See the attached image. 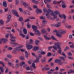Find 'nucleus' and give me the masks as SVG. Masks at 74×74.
<instances>
[{"label":"nucleus","instance_id":"5701e85b","mask_svg":"<svg viewBox=\"0 0 74 74\" xmlns=\"http://www.w3.org/2000/svg\"><path fill=\"white\" fill-rule=\"evenodd\" d=\"M51 38L53 40H56V41H57V39L56 38H55V37H54V36H52L51 37Z\"/></svg>","mask_w":74,"mask_h":74},{"label":"nucleus","instance_id":"ddd939ff","mask_svg":"<svg viewBox=\"0 0 74 74\" xmlns=\"http://www.w3.org/2000/svg\"><path fill=\"white\" fill-rule=\"evenodd\" d=\"M54 13L55 14H56V15H59L60 14V12H59L57 10L55 11Z\"/></svg>","mask_w":74,"mask_h":74},{"label":"nucleus","instance_id":"09e8293b","mask_svg":"<svg viewBox=\"0 0 74 74\" xmlns=\"http://www.w3.org/2000/svg\"><path fill=\"white\" fill-rule=\"evenodd\" d=\"M53 3L54 4H57V1H53Z\"/></svg>","mask_w":74,"mask_h":74},{"label":"nucleus","instance_id":"a19ab883","mask_svg":"<svg viewBox=\"0 0 74 74\" xmlns=\"http://www.w3.org/2000/svg\"><path fill=\"white\" fill-rule=\"evenodd\" d=\"M27 28L28 29H30V27H31V25H29V24L27 25Z\"/></svg>","mask_w":74,"mask_h":74},{"label":"nucleus","instance_id":"774afa93","mask_svg":"<svg viewBox=\"0 0 74 74\" xmlns=\"http://www.w3.org/2000/svg\"><path fill=\"white\" fill-rule=\"evenodd\" d=\"M14 25L15 27H17V24L16 23H14Z\"/></svg>","mask_w":74,"mask_h":74},{"label":"nucleus","instance_id":"bb28decb","mask_svg":"<svg viewBox=\"0 0 74 74\" xmlns=\"http://www.w3.org/2000/svg\"><path fill=\"white\" fill-rule=\"evenodd\" d=\"M20 3L19 1V0H15V3L16 5H18Z\"/></svg>","mask_w":74,"mask_h":74},{"label":"nucleus","instance_id":"13d9d810","mask_svg":"<svg viewBox=\"0 0 74 74\" xmlns=\"http://www.w3.org/2000/svg\"><path fill=\"white\" fill-rule=\"evenodd\" d=\"M12 52H13V53L14 54H15L16 53V51L15 50H13L12 51Z\"/></svg>","mask_w":74,"mask_h":74},{"label":"nucleus","instance_id":"423d86ee","mask_svg":"<svg viewBox=\"0 0 74 74\" xmlns=\"http://www.w3.org/2000/svg\"><path fill=\"white\" fill-rule=\"evenodd\" d=\"M2 5L4 7H7V3L6 1H4L3 2Z\"/></svg>","mask_w":74,"mask_h":74},{"label":"nucleus","instance_id":"79ce46f5","mask_svg":"<svg viewBox=\"0 0 74 74\" xmlns=\"http://www.w3.org/2000/svg\"><path fill=\"white\" fill-rule=\"evenodd\" d=\"M47 55L48 56H51L52 55V53L50 52L48 53Z\"/></svg>","mask_w":74,"mask_h":74},{"label":"nucleus","instance_id":"f3484780","mask_svg":"<svg viewBox=\"0 0 74 74\" xmlns=\"http://www.w3.org/2000/svg\"><path fill=\"white\" fill-rule=\"evenodd\" d=\"M41 32L42 33H43V34H44V33H46V30H45V29H42L41 30Z\"/></svg>","mask_w":74,"mask_h":74},{"label":"nucleus","instance_id":"7ed1b4c3","mask_svg":"<svg viewBox=\"0 0 74 74\" xmlns=\"http://www.w3.org/2000/svg\"><path fill=\"white\" fill-rule=\"evenodd\" d=\"M48 13H49V14H51L52 15H53L54 14L53 13V11L51 10V9H49L48 10Z\"/></svg>","mask_w":74,"mask_h":74},{"label":"nucleus","instance_id":"864d4df0","mask_svg":"<svg viewBox=\"0 0 74 74\" xmlns=\"http://www.w3.org/2000/svg\"><path fill=\"white\" fill-rule=\"evenodd\" d=\"M40 13V14H41V13H42V11L40 9H39L38 12V14H39Z\"/></svg>","mask_w":74,"mask_h":74},{"label":"nucleus","instance_id":"4be33fe9","mask_svg":"<svg viewBox=\"0 0 74 74\" xmlns=\"http://www.w3.org/2000/svg\"><path fill=\"white\" fill-rule=\"evenodd\" d=\"M20 35V36H21L23 38H25V37H26V36H25V35L24 34H22V33H21V34H20L19 35Z\"/></svg>","mask_w":74,"mask_h":74},{"label":"nucleus","instance_id":"bf43d9fd","mask_svg":"<svg viewBox=\"0 0 74 74\" xmlns=\"http://www.w3.org/2000/svg\"><path fill=\"white\" fill-rule=\"evenodd\" d=\"M47 22V21L46 20H43V22L44 23H46Z\"/></svg>","mask_w":74,"mask_h":74},{"label":"nucleus","instance_id":"e2e57ef3","mask_svg":"<svg viewBox=\"0 0 74 74\" xmlns=\"http://www.w3.org/2000/svg\"><path fill=\"white\" fill-rule=\"evenodd\" d=\"M53 47V46L49 47L48 48V49H49V50H50L51 48H52Z\"/></svg>","mask_w":74,"mask_h":74},{"label":"nucleus","instance_id":"4d7b16f0","mask_svg":"<svg viewBox=\"0 0 74 74\" xmlns=\"http://www.w3.org/2000/svg\"><path fill=\"white\" fill-rule=\"evenodd\" d=\"M12 48L11 47H8V51H9V50H12Z\"/></svg>","mask_w":74,"mask_h":74},{"label":"nucleus","instance_id":"412c9836","mask_svg":"<svg viewBox=\"0 0 74 74\" xmlns=\"http://www.w3.org/2000/svg\"><path fill=\"white\" fill-rule=\"evenodd\" d=\"M42 51V49H39L38 50V53H41Z\"/></svg>","mask_w":74,"mask_h":74},{"label":"nucleus","instance_id":"6e6552de","mask_svg":"<svg viewBox=\"0 0 74 74\" xmlns=\"http://www.w3.org/2000/svg\"><path fill=\"white\" fill-rule=\"evenodd\" d=\"M32 28L33 29H34L35 31H36V30L37 29V27L34 25H32Z\"/></svg>","mask_w":74,"mask_h":74},{"label":"nucleus","instance_id":"2eb2a0df","mask_svg":"<svg viewBox=\"0 0 74 74\" xmlns=\"http://www.w3.org/2000/svg\"><path fill=\"white\" fill-rule=\"evenodd\" d=\"M11 44L14 45L15 47H16V45H19V44L15 42H12Z\"/></svg>","mask_w":74,"mask_h":74},{"label":"nucleus","instance_id":"a18cd8bd","mask_svg":"<svg viewBox=\"0 0 74 74\" xmlns=\"http://www.w3.org/2000/svg\"><path fill=\"white\" fill-rule=\"evenodd\" d=\"M39 10V9L37 8L36 9V14H38V11Z\"/></svg>","mask_w":74,"mask_h":74},{"label":"nucleus","instance_id":"7c9ffc66","mask_svg":"<svg viewBox=\"0 0 74 74\" xmlns=\"http://www.w3.org/2000/svg\"><path fill=\"white\" fill-rule=\"evenodd\" d=\"M74 73V71L71 69H70V71L69 72H68V74H69V73Z\"/></svg>","mask_w":74,"mask_h":74},{"label":"nucleus","instance_id":"f704fd0d","mask_svg":"<svg viewBox=\"0 0 74 74\" xmlns=\"http://www.w3.org/2000/svg\"><path fill=\"white\" fill-rule=\"evenodd\" d=\"M56 35L57 36H58V37H62V36L59 34V33H57Z\"/></svg>","mask_w":74,"mask_h":74},{"label":"nucleus","instance_id":"49530a36","mask_svg":"<svg viewBox=\"0 0 74 74\" xmlns=\"http://www.w3.org/2000/svg\"><path fill=\"white\" fill-rule=\"evenodd\" d=\"M62 8H64L66 7V5L64 4H63L62 5Z\"/></svg>","mask_w":74,"mask_h":74},{"label":"nucleus","instance_id":"f257e3e1","mask_svg":"<svg viewBox=\"0 0 74 74\" xmlns=\"http://www.w3.org/2000/svg\"><path fill=\"white\" fill-rule=\"evenodd\" d=\"M2 41L3 44H5L6 42L8 41V39L4 38H1L0 40V44H2Z\"/></svg>","mask_w":74,"mask_h":74},{"label":"nucleus","instance_id":"3c124183","mask_svg":"<svg viewBox=\"0 0 74 74\" xmlns=\"http://www.w3.org/2000/svg\"><path fill=\"white\" fill-rule=\"evenodd\" d=\"M26 69L27 70H30V69L29 66H27L26 68Z\"/></svg>","mask_w":74,"mask_h":74},{"label":"nucleus","instance_id":"de8ad7c7","mask_svg":"<svg viewBox=\"0 0 74 74\" xmlns=\"http://www.w3.org/2000/svg\"><path fill=\"white\" fill-rule=\"evenodd\" d=\"M47 8H50L51 7V5H49V4L47 3Z\"/></svg>","mask_w":74,"mask_h":74},{"label":"nucleus","instance_id":"f8f14e48","mask_svg":"<svg viewBox=\"0 0 74 74\" xmlns=\"http://www.w3.org/2000/svg\"><path fill=\"white\" fill-rule=\"evenodd\" d=\"M55 62L56 63H60L61 62V60L59 59L56 60H55Z\"/></svg>","mask_w":74,"mask_h":74},{"label":"nucleus","instance_id":"4c0bfd02","mask_svg":"<svg viewBox=\"0 0 74 74\" xmlns=\"http://www.w3.org/2000/svg\"><path fill=\"white\" fill-rule=\"evenodd\" d=\"M0 22L1 24L2 25H4V22H3V20H0Z\"/></svg>","mask_w":74,"mask_h":74},{"label":"nucleus","instance_id":"cd10ccee","mask_svg":"<svg viewBox=\"0 0 74 74\" xmlns=\"http://www.w3.org/2000/svg\"><path fill=\"white\" fill-rule=\"evenodd\" d=\"M33 62H34V63H40V62L39 60H34Z\"/></svg>","mask_w":74,"mask_h":74},{"label":"nucleus","instance_id":"69168bd1","mask_svg":"<svg viewBox=\"0 0 74 74\" xmlns=\"http://www.w3.org/2000/svg\"><path fill=\"white\" fill-rule=\"evenodd\" d=\"M42 70L43 71H45V70H46V67H44L42 69Z\"/></svg>","mask_w":74,"mask_h":74},{"label":"nucleus","instance_id":"680f3d73","mask_svg":"<svg viewBox=\"0 0 74 74\" xmlns=\"http://www.w3.org/2000/svg\"><path fill=\"white\" fill-rule=\"evenodd\" d=\"M8 72V69H7L5 70V73H7Z\"/></svg>","mask_w":74,"mask_h":74},{"label":"nucleus","instance_id":"a211bd4d","mask_svg":"<svg viewBox=\"0 0 74 74\" xmlns=\"http://www.w3.org/2000/svg\"><path fill=\"white\" fill-rule=\"evenodd\" d=\"M24 58L25 57L23 56H21L19 57V59L21 60H25V58Z\"/></svg>","mask_w":74,"mask_h":74},{"label":"nucleus","instance_id":"603ef678","mask_svg":"<svg viewBox=\"0 0 74 74\" xmlns=\"http://www.w3.org/2000/svg\"><path fill=\"white\" fill-rule=\"evenodd\" d=\"M53 59V58H51L49 59L48 60L49 62H51V61Z\"/></svg>","mask_w":74,"mask_h":74},{"label":"nucleus","instance_id":"1a4fd4ad","mask_svg":"<svg viewBox=\"0 0 74 74\" xmlns=\"http://www.w3.org/2000/svg\"><path fill=\"white\" fill-rule=\"evenodd\" d=\"M23 33L24 34H26L27 32V29L25 28H24L23 29Z\"/></svg>","mask_w":74,"mask_h":74},{"label":"nucleus","instance_id":"8fccbe9b","mask_svg":"<svg viewBox=\"0 0 74 74\" xmlns=\"http://www.w3.org/2000/svg\"><path fill=\"white\" fill-rule=\"evenodd\" d=\"M57 46L58 48V49H59V50L61 49V47H60L59 46V45H57Z\"/></svg>","mask_w":74,"mask_h":74},{"label":"nucleus","instance_id":"338daca9","mask_svg":"<svg viewBox=\"0 0 74 74\" xmlns=\"http://www.w3.org/2000/svg\"><path fill=\"white\" fill-rule=\"evenodd\" d=\"M38 57L39 58H41L42 57V56L41 54H39L38 55Z\"/></svg>","mask_w":74,"mask_h":74},{"label":"nucleus","instance_id":"9b49d317","mask_svg":"<svg viewBox=\"0 0 74 74\" xmlns=\"http://www.w3.org/2000/svg\"><path fill=\"white\" fill-rule=\"evenodd\" d=\"M35 43L36 45H38V43L40 42V41L39 40H36L35 41Z\"/></svg>","mask_w":74,"mask_h":74},{"label":"nucleus","instance_id":"c03bdc74","mask_svg":"<svg viewBox=\"0 0 74 74\" xmlns=\"http://www.w3.org/2000/svg\"><path fill=\"white\" fill-rule=\"evenodd\" d=\"M18 10H19L20 12H22V11H23V9L20 8H19Z\"/></svg>","mask_w":74,"mask_h":74},{"label":"nucleus","instance_id":"72a5a7b5","mask_svg":"<svg viewBox=\"0 0 74 74\" xmlns=\"http://www.w3.org/2000/svg\"><path fill=\"white\" fill-rule=\"evenodd\" d=\"M23 18L22 17H20L18 19V21H20V22H22V21H23Z\"/></svg>","mask_w":74,"mask_h":74},{"label":"nucleus","instance_id":"2f4dec72","mask_svg":"<svg viewBox=\"0 0 74 74\" xmlns=\"http://www.w3.org/2000/svg\"><path fill=\"white\" fill-rule=\"evenodd\" d=\"M14 14L15 16H16L17 17H19V15H18V12H16Z\"/></svg>","mask_w":74,"mask_h":74},{"label":"nucleus","instance_id":"393cba45","mask_svg":"<svg viewBox=\"0 0 74 74\" xmlns=\"http://www.w3.org/2000/svg\"><path fill=\"white\" fill-rule=\"evenodd\" d=\"M51 1V0H44V2L45 3H47V2L48 3H50Z\"/></svg>","mask_w":74,"mask_h":74},{"label":"nucleus","instance_id":"39448f33","mask_svg":"<svg viewBox=\"0 0 74 74\" xmlns=\"http://www.w3.org/2000/svg\"><path fill=\"white\" fill-rule=\"evenodd\" d=\"M35 32L34 33V34H36V35H37V36H40V35L41 34L40 32V31H37L36 30V31H35Z\"/></svg>","mask_w":74,"mask_h":74},{"label":"nucleus","instance_id":"9d476101","mask_svg":"<svg viewBox=\"0 0 74 74\" xmlns=\"http://www.w3.org/2000/svg\"><path fill=\"white\" fill-rule=\"evenodd\" d=\"M5 69V68L4 69V68L1 66H0V70L2 73H3L4 72V70Z\"/></svg>","mask_w":74,"mask_h":74},{"label":"nucleus","instance_id":"37998d69","mask_svg":"<svg viewBox=\"0 0 74 74\" xmlns=\"http://www.w3.org/2000/svg\"><path fill=\"white\" fill-rule=\"evenodd\" d=\"M62 16L63 19H66V16L65 14H63L62 15Z\"/></svg>","mask_w":74,"mask_h":74},{"label":"nucleus","instance_id":"0e129e2a","mask_svg":"<svg viewBox=\"0 0 74 74\" xmlns=\"http://www.w3.org/2000/svg\"><path fill=\"white\" fill-rule=\"evenodd\" d=\"M30 36H34V34H33V33L31 32L30 33Z\"/></svg>","mask_w":74,"mask_h":74},{"label":"nucleus","instance_id":"e433bc0d","mask_svg":"<svg viewBox=\"0 0 74 74\" xmlns=\"http://www.w3.org/2000/svg\"><path fill=\"white\" fill-rule=\"evenodd\" d=\"M70 47H71V48H73V49H74V43H73L71 45H70Z\"/></svg>","mask_w":74,"mask_h":74},{"label":"nucleus","instance_id":"4468645a","mask_svg":"<svg viewBox=\"0 0 74 74\" xmlns=\"http://www.w3.org/2000/svg\"><path fill=\"white\" fill-rule=\"evenodd\" d=\"M60 58L61 60H63V61H65V57H64L60 56Z\"/></svg>","mask_w":74,"mask_h":74},{"label":"nucleus","instance_id":"c9c22d12","mask_svg":"<svg viewBox=\"0 0 74 74\" xmlns=\"http://www.w3.org/2000/svg\"><path fill=\"white\" fill-rule=\"evenodd\" d=\"M23 5H24L25 6V8H26V7H27V4H26V3L23 2Z\"/></svg>","mask_w":74,"mask_h":74},{"label":"nucleus","instance_id":"a878e982","mask_svg":"<svg viewBox=\"0 0 74 74\" xmlns=\"http://www.w3.org/2000/svg\"><path fill=\"white\" fill-rule=\"evenodd\" d=\"M43 11H44V12H47V9L46 8H43Z\"/></svg>","mask_w":74,"mask_h":74},{"label":"nucleus","instance_id":"6e6d98bb","mask_svg":"<svg viewBox=\"0 0 74 74\" xmlns=\"http://www.w3.org/2000/svg\"><path fill=\"white\" fill-rule=\"evenodd\" d=\"M45 51H42L41 52V54L42 55H45Z\"/></svg>","mask_w":74,"mask_h":74},{"label":"nucleus","instance_id":"ea45409f","mask_svg":"<svg viewBox=\"0 0 74 74\" xmlns=\"http://www.w3.org/2000/svg\"><path fill=\"white\" fill-rule=\"evenodd\" d=\"M53 47L54 49H55L56 51H57V49H58V48H57V47H56V46H53Z\"/></svg>","mask_w":74,"mask_h":74},{"label":"nucleus","instance_id":"c85d7f7f","mask_svg":"<svg viewBox=\"0 0 74 74\" xmlns=\"http://www.w3.org/2000/svg\"><path fill=\"white\" fill-rule=\"evenodd\" d=\"M16 11L15 10H14V9H13L11 10V12L12 13V14H14L15 13H16Z\"/></svg>","mask_w":74,"mask_h":74},{"label":"nucleus","instance_id":"58836bf2","mask_svg":"<svg viewBox=\"0 0 74 74\" xmlns=\"http://www.w3.org/2000/svg\"><path fill=\"white\" fill-rule=\"evenodd\" d=\"M62 33H60V34L61 35H63V34H65V33H66V31H62Z\"/></svg>","mask_w":74,"mask_h":74},{"label":"nucleus","instance_id":"dca6fc26","mask_svg":"<svg viewBox=\"0 0 74 74\" xmlns=\"http://www.w3.org/2000/svg\"><path fill=\"white\" fill-rule=\"evenodd\" d=\"M21 49V47L19 46V47H16L15 48V49L16 51H19Z\"/></svg>","mask_w":74,"mask_h":74},{"label":"nucleus","instance_id":"473e14b6","mask_svg":"<svg viewBox=\"0 0 74 74\" xmlns=\"http://www.w3.org/2000/svg\"><path fill=\"white\" fill-rule=\"evenodd\" d=\"M45 38H46V40H49V39H51V38L47 37V36H45Z\"/></svg>","mask_w":74,"mask_h":74},{"label":"nucleus","instance_id":"aec40b11","mask_svg":"<svg viewBox=\"0 0 74 74\" xmlns=\"http://www.w3.org/2000/svg\"><path fill=\"white\" fill-rule=\"evenodd\" d=\"M32 66L33 67V68L34 69H36V65H35V63L33 62V63L32 64Z\"/></svg>","mask_w":74,"mask_h":74},{"label":"nucleus","instance_id":"0eeeda50","mask_svg":"<svg viewBox=\"0 0 74 74\" xmlns=\"http://www.w3.org/2000/svg\"><path fill=\"white\" fill-rule=\"evenodd\" d=\"M61 26V24H60V23H57V24H56L55 25V27H60Z\"/></svg>","mask_w":74,"mask_h":74},{"label":"nucleus","instance_id":"f03ea898","mask_svg":"<svg viewBox=\"0 0 74 74\" xmlns=\"http://www.w3.org/2000/svg\"><path fill=\"white\" fill-rule=\"evenodd\" d=\"M26 46H27V49H29V50L32 49L33 48V46L29 44H26Z\"/></svg>","mask_w":74,"mask_h":74},{"label":"nucleus","instance_id":"5fc2aeb1","mask_svg":"<svg viewBox=\"0 0 74 74\" xmlns=\"http://www.w3.org/2000/svg\"><path fill=\"white\" fill-rule=\"evenodd\" d=\"M41 61H42V63H45V60L44 59H42L41 60Z\"/></svg>","mask_w":74,"mask_h":74},{"label":"nucleus","instance_id":"6ab92c4d","mask_svg":"<svg viewBox=\"0 0 74 74\" xmlns=\"http://www.w3.org/2000/svg\"><path fill=\"white\" fill-rule=\"evenodd\" d=\"M30 42H29V44H33V40L32 39H30L29 40Z\"/></svg>","mask_w":74,"mask_h":74},{"label":"nucleus","instance_id":"20e7f679","mask_svg":"<svg viewBox=\"0 0 74 74\" xmlns=\"http://www.w3.org/2000/svg\"><path fill=\"white\" fill-rule=\"evenodd\" d=\"M33 48L32 49V50H33L34 51H37V50L40 48L39 47H36L35 46H34Z\"/></svg>","mask_w":74,"mask_h":74},{"label":"nucleus","instance_id":"b1692460","mask_svg":"<svg viewBox=\"0 0 74 74\" xmlns=\"http://www.w3.org/2000/svg\"><path fill=\"white\" fill-rule=\"evenodd\" d=\"M40 19H45V16H41L40 17Z\"/></svg>","mask_w":74,"mask_h":74},{"label":"nucleus","instance_id":"052dcab7","mask_svg":"<svg viewBox=\"0 0 74 74\" xmlns=\"http://www.w3.org/2000/svg\"><path fill=\"white\" fill-rule=\"evenodd\" d=\"M11 16L10 15H9L8 16V17L7 18L8 19H11Z\"/></svg>","mask_w":74,"mask_h":74},{"label":"nucleus","instance_id":"c756f323","mask_svg":"<svg viewBox=\"0 0 74 74\" xmlns=\"http://www.w3.org/2000/svg\"><path fill=\"white\" fill-rule=\"evenodd\" d=\"M7 58H10V59H11L12 58V56L11 55L8 54L7 56Z\"/></svg>","mask_w":74,"mask_h":74}]
</instances>
